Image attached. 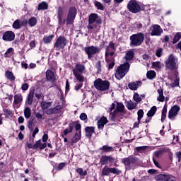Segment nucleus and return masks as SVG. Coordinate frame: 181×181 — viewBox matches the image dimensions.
Wrapping results in <instances>:
<instances>
[{
	"instance_id": "f257e3e1",
	"label": "nucleus",
	"mask_w": 181,
	"mask_h": 181,
	"mask_svg": "<svg viewBox=\"0 0 181 181\" xmlns=\"http://www.w3.org/2000/svg\"><path fill=\"white\" fill-rule=\"evenodd\" d=\"M101 23L103 21L96 13H92L88 18V24L87 25L88 30L90 33H98L101 29Z\"/></svg>"
},
{
	"instance_id": "f03ea898",
	"label": "nucleus",
	"mask_w": 181,
	"mask_h": 181,
	"mask_svg": "<svg viewBox=\"0 0 181 181\" xmlns=\"http://www.w3.org/2000/svg\"><path fill=\"white\" fill-rule=\"evenodd\" d=\"M115 44L114 42H110L109 43V45L106 48V52H105V60L108 66L109 70L112 69L114 66H115Z\"/></svg>"
},
{
	"instance_id": "7ed1b4c3",
	"label": "nucleus",
	"mask_w": 181,
	"mask_h": 181,
	"mask_svg": "<svg viewBox=\"0 0 181 181\" xmlns=\"http://www.w3.org/2000/svg\"><path fill=\"white\" fill-rule=\"evenodd\" d=\"M124 108L125 106H124V104L117 103L116 110L110 114L112 121H119V119H122V112H124Z\"/></svg>"
},
{
	"instance_id": "20e7f679",
	"label": "nucleus",
	"mask_w": 181,
	"mask_h": 181,
	"mask_svg": "<svg viewBox=\"0 0 181 181\" xmlns=\"http://www.w3.org/2000/svg\"><path fill=\"white\" fill-rule=\"evenodd\" d=\"M128 71H129V63L126 62L117 68L115 76L117 80H121V78L125 77V74Z\"/></svg>"
},
{
	"instance_id": "39448f33",
	"label": "nucleus",
	"mask_w": 181,
	"mask_h": 181,
	"mask_svg": "<svg viewBox=\"0 0 181 181\" xmlns=\"http://www.w3.org/2000/svg\"><path fill=\"white\" fill-rule=\"evenodd\" d=\"M127 8L129 12H132V13H138V12L142 11L141 4L136 1V0H130L128 3Z\"/></svg>"
},
{
	"instance_id": "423d86ee",
	"label": "nucleus",
	"mask_w": 181,
	"mask_h": 181,
	"mask_svg": "<svg viewBox=\"0 0 181 181\" xmlns=\"http://www.w3.org/2000/svg\"><path fill=\"white\" fill-rule=\"evenodd\" d=\"M94 86L95 88L100 91H105L110 88V83L108 81H103L100 78L95 81Z\"/></svg>"
},
{
	"instance_id": "0eeeda50",
	"label": "nucleus",
	"mask_w": 181,
	"mask_h": 181,
	"mask_svg": "<svg viewBox=\"0 0 181 181\" xmlns=\"http://www.w3.org/2000/svg\"><path fill=\"white\" fill-rule=\"evenodd\" d=\"M144 39L145 37L144 36V34L142 33L132 35L130 37V40L133 46H141Z\"/></svg>"
},
{
	"instance_id": "6e6552de",
	"label": "nucleus",
	"mask_w": 181,
	"mask_h": 181,
	"mask_svg": "<svg viewBox=\"0 0 181 181\" xmlns=\"http://www.w3.org/2000/svg\"><path fill=\"white\" fill-rule=\"evenodd\" d=\"M165 65L170 70H175L177 69V59L173 55H170L165 62Z\"/></svg>"
},
{
	"instance_id": "1a4fd4ad",
	"label": "nucleus",
	"mask_w": 181,
	"mask_h": 181,
	"mask_svg": "<svg viewBox=\"0 0 181 181\" xmlns=\"http://www.w3.org/2000/svg\"><path fill=\"white\" fill-rule=\"evenodd\" d=\"M84 52L88 54V59H93V57L100 53V49L99 47L89 46L84 48Z\"/></svg>"
},
{
	"instance_id": "9d476101",
	"label": "nucleus",
	"mask_w": 181,
	"mask_h": 181,
	"mask_svg": "<svg viewBox=\"0 0 181 181\" xmlns=\"http://www.w3.org/2000/svg\"><path fill=\"white\" fill-rule=\"evenodd\" d=\"M76 15H77V8L74 7L71 8L66 18L67 25H73L74 19H76Z\"/></svg>"
},
{
	"instance_id": "9b49d317",
	"label": "nucleus",
	"mask_w": 181,
	"mask_h": 181,
	"mask_svg": "<svg viewBox=\"0 0 181 181\" xmlns=\"http://www.w3.org/2000/svg\"><path fill=\"white\" fill-rule=\"evenodd\" d=\"M67 45V40L64 36H59L54 45V47H56L58 50H60V49H64L65 46Z\"/></svg>"
},
{
	"instance_id": "f8f14e48",
	"label": "nucleus",
	"mask_w": 181,
	"mask_h": 181,
	"mask_svg": "<svg viewBox=\"0 0 181 181\" xmlns=\"http://www.w3.org/2000/svg\"><path fill=\"white\" fill-rule=\"evenodd\" d=\"M163 33V30L160 28V25L158 24L153 25L151 28V36H160Z\"/></svg>"
},
{
	"instance_id": "ddd939ff",
	"label": "nucleus",
	"mask_w": 181,
	"mask_h": 181,
	"mask_svg": "<svg viewBox=\"0 0 181 181\" xmlns=\"http://www.w3.org/2000/svg\"><path fill=\"white\" fill-rule=\"evenodd\" d=\"M179 111H180V107L174 105L168 112V118L172 120L175 119V117L177 115Z\"/></svg>"
},
{
	"instance_id": "4468645a",
	"label": "nucleus",
	"mask_w": 181,
	"mask_h": 181,
	"mask_svg": "<svg viewBox=\"0 0 181 181\" xmlns=\"http://www.w3.org/2000/svg\"><path fill=\"white\" fill-rule=\"evenodd\" d=\"M2 39L4 42H12L15 40V33L13 31H6L3 35Z\"/></svg>"
},
{
	"instance_id": "2eb2a0df",
	"label": "nucleus",
	"mask_w": 181,
	"mask_h": 181,
	"mask_svg": "<svg viewBox=\"0 0 181 181\" xmlns=\"http://www.w3.org/2000/svg\"><path fill=\"white\" fill-rule=\"evenodd\" d=\"M114 162H115V158L107 156H102L100 160L101 165H108V163H114Z\"/></svg>"
},
{
	"instance_id": "dca6fc26",
	"label": "nucleus",
	"mask_w": 181,
	"mask_h": 181,
	"mask_svg": "<svg viewBox=\"0 0 181 181\" xmlns=\"http://www.w3.org/2000/svg\"><path fill=\"white\" fill-rule=\"evenodd\" d=\"M23 101V96L22 94L18 93L14 95V101L13 105L14 108H19V105Z\"/></svg>"
},
{
	"instance_id": "f3484780",
	"label": "nucleus",
	"mask_w": 181,
	"mask_h": 181,
	"mask_svg": "<svg viewBox=\"0 0 181 181\" xmlns=\"http://www.w3.org/2000/svg\"><path fill=\"white\" fill-rule=\"evenodd\" d=\"M138 162V158L135 157H128L122 159V163L125 165V166H129V165H134V163H136Z\"/></svg>"
},
{
	"instance_id": "a211bd4d",
	"label": "nucleus",
	"mask_w": 181,
	"mask_h": 181,
	"mask_svg": "<svg viewBox=\"0 0 181 181\" xmlns=\"http://www.w3.org/2000/svg\"><path fill=\"white\" fill-rule=\"evenodd\" d=\"M86 71V66L81 64H76L72 69L73 74H82Z\"/></svg>"
},
{
	"instance_id": "6ab92c4d",
	"label": "nucleus",
	"mask_w": 181,
	"mask_h": 181,
	"mask_svg": "<svg viewBox=\"0 0 181 181\" xmlns=\"http://www.w3.org/2000/svg\"><path fill=\"white\" fill-rule=\"evenodd\" d=\"M108 122V119L105 117H100L97 122L98 128L99 130L103 131L104 129V125Z\"/></svg>"
},
{
	"instance_id": "aec40b11",
	"label": "nucleus",
	"mask_w": 181,
	"mask_h": 181,
	"mask_svg": "<svg viewBox=\"0 0 181 181\" xmlns=\"http://www.w3.org/2000/svg\"><path fill=\"white\" fill-rule=\"evenodd\" d=\"M141 85L142 82L136 81L135 82L129 83L128 87L130 88V90L135 91V90H136L139 87H141Z\"/></svg>"
},
{
	"instance_id": "412c9836",
	"label": "nucleus",
	"mask_w": 181,
	"mask_h": 181,
	"mask_svg": "<svg viewBox=\"0 0 181 181\" xmlns=\"http://www.w3.org/2000/svg\"><path fill=\"white\" fill-rule=\"evenodd\" d=\"M169 174H160L156 177V181H168L170 177Z\"/></svg>"
},
{
	"instance_id": "4be33fe9",
	"label": "nucleus",
	"mask_w": 181,
	"mask_h": 181,
	"mask_svg": "<svg viewBox=\"0 0 181 181\" xmlns=\"http://www.w3.org/2000/svg\"><path fill=\"white\" fill-rule=\"evenodd\" d=\"M46 78L48 80V81H54V80H56V76H54L53 71L48 69L46 71Z\"/></svg>"
},
{
	"instance_id": "5701e85b",
	"label": "nucleus",
	"mask_w": 181,
	"mask_h": 181,
	"mask_svg": "<svg viewBox=\"0 0 181 181\" xmlns=\"http://www.w3.org/2000/svg\"><path fill=\"white\" fill-rule=\"evenodd\" d=\"M35 97V89L30 90L28 95L27 103L28 105H32L33 98Z\"/></svg>"
},
{
	"instance_id": "b1692460",
	"label": "nucleus",
	"mask_w": 181,
	"mask_h": 181,
	"mask_svg": "<svg viewBox=\"0 0 181 181\" xmlns=\"http://www.w3.org/2000/svg\"><path fill=\"white\" fill-rule=\"evenodd\" d=\"M46 9H49V4L46 1H42L37 6L38 11H46Z\"/></svg>"
},
{
	"instance_id": "393cba45",
	"label": "nucleus",
	"mask_w": 181,
	"mask_h": 181,
	"mask_svg": "<svg viewBox=\"0 0 181 181\" xmlns=\"http://www.w3.org/2000/svg\"><path fill=\"white\" fill-rule=\"evenodd\" d=\"M95 129V128L94 127H87L85 128V131L86 132V136H89L90 138V136H93V134H94V130Z\"/></svg>"
},
{
	"instance_id": "a878e982",
	"label": "nucleus",
	"mask_w": 181,
	"mask_h": 181,
	"mask_svg": "<svg viewBox=\"0 0 181 181\" xmlns=\"http://www.w3.org/2000/svg\"><path fill=\"white\" fill-rule=\"evenodd\" d=\"M142 98H145L144 94H142L140 96L138 93H135L133 95V99L136 103H141V101H142Z\"/></svg>"
},
{
	"instance_id": "bb28decb",
	"label": "nucleus",
	"mask_w": 181,
	"mask_h": 181,
	"mask_svg": "<svg viewBox=\"0 0 181 181\" xmlns=\"http://www.w3.org/2000/svg\"><path fill=\"white\" fill-rule=\"evenodd\" d=\"M81 139V131L76 132L71 139V144H76V142H78Z\"/></svg>"
},
{
	"instance_id": "cd10ccee",
	"label": "nucleus",
	"mask_w": 181,
	"mask_h": 181,
	"mask_svg": "<svg viewBox=\"0 0 181 181\" xmlns=\"http://www.w3.org/2000/svg\"><path fill=\"white\" fill-rule=\"evenodd\" d=\"M124 59L127 60V62H129L130 60H132V59H134V51L132 49L128 51L126 53Z\"/></svg>"
},
{
	"instance_id": "c85d7f7f",
	"label": "nucleus",
	"mask_w": 181,
	"mask_h": 181,
	"mask_svg": "<svg viewBox=\"0 0 181 181\" xmlns=\"http://www.w3.org/2000/svg\"><path fill=\"white\" fill-rule=\"evenodd\" d=\"M158 97L157 98V101H160V103H163L165 101V96H163V90L158 89Z\"/></svg>"
},
{
	"instance_id": "c756f323",
	"label": "nucleus",
	"mask_w": 181,
	"mask_h": 181,
	"mask_svg": "<svg viewBox=\"0 0 181 181\" xmlns=\"http://www.w3.org/2000/svg\"><path fill=\"white\" fill-rule=\"evenodd\" d=\"M153 68L155 69V70H160L162 67H163V64L160 62H155L152 63Z\"/></svg>"
},
{
	"instance_id": "7c9ffc66",
	"label": "nucleus",
	"mask_w": 181,
	"mask_h": 181,
	"mask_svg": "<svg viewBox=\"0 0 181 181\" xmlns=\"http://www.w3.org/2000/svg\"><path fill=\"white\" fill-rule=\"evenodd\" d=\"M110 173H111V168L105 165L102 170V176H110Z\"/></svg>"
},
{
	"instance_id": "2f4dec72",
	"label": "nucleus",
	"mask_w": 181,
	"mask_h": 181,
	"mask_svg": "<svg viewBox=\"0 0 181 181\" xmlns=\"http://www.w3.org/2000/svg\"><path fill=\"white\" fill-rule=\"evenodd\" d=\"M40 105H41L42 110H47V108H50V107H52V103L42 101L40 103Z\"/></svg>"
},
{
	"instance_id": "473e14b6",
	"label": "nucleus",
	"mask_w": 181,
	"mask_h": 181,
	"mask_svg": "<svg viewBox=\"0 0 181 181\" xmlns=\"http://www.w3.org/2000/svg\"><path fill=\"white\" fill-rule=\"evenodd\" d=\"M74 76H75V78H76L77 81L79 83H83L85 78L84 76H83V74H74Z\"/></svg>"
},
{
	"instance_id": "72a5a7b5",
	"label": "nucleus",
	"mask_w": 181,
	"mask_h": 181,
	"mask_svg": "<svg viewBox=\"0 0 181 181\" xmlns=\"http://www.w3.org/2000/svg\"><path fill=\"white\" fill-rule=\"evenodd\" d=\"M53 37H54V35H49V36H45L43 38V42L45 43V45H49V43H52V40H53Z\"/></svg>"
},
{
	"instance_id": "f704fd0d",
	"label": "nucleus",
	"mask_w": 181,
	"mask_h": 181,
	"mask_svg": "<svg viewBox=\"0 0 181 181\" xmlns=\"http://www.w3.org/2000/svg\"><path fill=\"white\" fill-rule=\"evenodd\" d=\"M32 115V110H30V108L29 107H25L24 110V117L25 118H26L27 119H28V118H30V116Z\"/></svg>"
},
{
	"instance_id": "c9c22d12",
	"label": "nucleus",
	"mask_w": 181,
	"mask_h": 181,
	"mask_svg": "<svg viewBox=\"0 0 181 181\" xmlns=\"http://www.w3.org/2000/svg\"><path fill=\"white\" fill-rule=\"evenodd\" d=\"M167 112H168V105H165L161 113V121L163 122V120L165 119Z\"/></svg>"
},
{
	"instance_id": "e433bc0d",
	"label": "nucleus",
	"mask_w": 181,
	"mask_h": 181,
	"mask_svg": "<svg viewBox=\"0 0 181 181\" xmlns=\"http://www.w3.org/2000/svg\"><path fill=\"white\" fill-rule=\"evenodd\" d=\"M156 106H153L151 110L148 112L147 116L148 117H153L156 113Z\"/></svg>"
},
{
	"instance_id": "4c0bfd02",
	"label": "nucleus",
	"mask_w": 181,
	"mask_h": 181,
	"mask_svg": "<svg viewBox=\"0 0 181 181\" xmlns=\"http://www.w3.org/2000/svg\"><path fill=\"white\" fill-rule=\"evenodd\" d=\"M71 124H73V129H74V127L76 128V130L77 132H80L81 131V124H80L77 122H74L72 123H70Z\"/></svg>"
},
{
	"instance_id": "58836bf2",
	"label": "nucleus",
	"mask_w": 181,
	"mask_h": 181,
	"mask_svg": "<svg viewBox=\"0 0 181 181\" xmlns=\"http://www.w3.org/2000/svg\"><path fill=\"white\" fill-rule=\"evenodd\" d=\"M13 48L10 47L8 48L6 52L4 53V57H11L12 54H13Z\"/></svg>"
},
{
	"instance_id": "ea45409f",
	"label": "nucleus",
	"mask_w": 181,
	"mask_h": 181,
	"mask_svg": "<svg viewBox=\"0 0 181 181\" xmlns=\"http://www.w3.org/2000/svg\"><path fill=\"white\" fill-rule=\"evenodd\" d=\"M6 77L11 81H15V76H13V74L9 71L6 72Z\"/></svg>"
},
{
	"instance_id": "a19ab883",
	"label": "nucleus",
	"mask_w": 181,
	"mask_h": 181,
	"mask_svg": "<svg viewBox=\"0 0 181 181\" xmlns=\"http://www.w3.org/2000/svg\"><path fill=\"white\" fill-rule=\"evenodd\" d=\"M146 76L150 80H152L156 77V73L154 71H149L147 72Z\"/></svg>"
},
{
	"instance_id": "79ce46f5",
	"label": "nucleus",
	"mask_w": 181,
	"mask_h": 181,
	"mask_svg": "<svg viewBox=\"0 0 181 181\" xmlns=\"http://www.w3.org/2000/svg\"><path fill=\"white\" fill-rule=\"evenodd\" d=\"M36 23H37V20L36 19V18L35 17H31L29 20H28V24L33 27L35 26L36 25Z\"/></svg>"
},
{
	"instance_id": "37998d69",
	"label": "nucleus",
	"mask_w": 181,
	"mask_h": 181,
	"mask_svg": "<svg viewBox=\"0 0 181 181\" xmlns=\"http://www.w3.org/2000/svg\"><path fill=\"white\" fill-rule=\"evenodd\" d=\"M127 108L128 110H135L136 108V103L129 101L127 103Z\"/></svg>"
},
{
	"instance_id": "c03bdc74",
	"label": "nucleus",
	"mask_w": 181,
	"mask_h": 181,
	"mask_svg": "<svg viewBox=\"0 0 181 181\" xmlns=\"http://www.w3.org/2000/svg\"><path fill=\"white\" fill-rule=\"evenodd\" d=\"M181 39V33L178 32L175 34L174 39L173 40V45H175V43H177V42H179V40Z\"/></svg>"
},
{
	"instance_id": "a18cd8bd",
	"label": "nucleus",
	"mask_w": 181,
	"mask_h": 181,
	"mask_svg": "<svg viewBox=\"0 0 181 181\" xmlns=\"http://www.w3.org/2000/svg\"><path fill=\"white\" fill-rule=\"evenodd\" d=\"M176 78L173 83L170 84L171 87H179V76L177 72H175Z\"/></svg>"
},
{
	"instance_id": "49530a36",
	"label": "nucleus",
	"mask_w": 181,
	"mask_h": 181,
	"mask_svg": "<svg viewBox=\"0 0 181 181\" xmlns=\"http://www.w3.org/2000/svg\"><path fill=\"white\" fill-rule=\"evenodd\" d=\"M73 132V124H71L70 123L69 124V128L66 129L64 131V135H67V134H70Z\"/></svg>"
},
{
	"instance_id": "de8ad7c7",
	"label": "nucleus",
	"mask_w": 181,
	"mask_h": 181,
	"mask_svg": "<svg viewBox=\"0 0 181 181\" xmlns=\"http://www.w3.org/2000/svg\"><path fill=\"white\" fill-rule=\"evenodd\" d=\"M76 172L80 176H86L87 175V170H83V168H77Z\"/></svg>"
},
{
	"instance_id": "09e8293b",
	"label": "nucleus",
	"mask_w": 181,
	"mask_h": 181,
	"mask_svg": "<svg viewBox=\"0 0 181 181\" xmlns=\"http://www.w3.org/2000/svg\"><path fill=\"white\" fill-rule=\"evenodd\" d=\"M13 29H21V21L19 20H16L13 23Z\"/></svg>"
},
{
	"instance_id": "8fccbe9b",
	"label": "nucleus",
	"mask_w": 181,
	"mask_h": 181,
	"mask_svg": "<svg viewBox=\"0 0 181 181\" xmlns=\"http://www.w3.org/2000/svg\"><path fill=\"white\" fill-rule=\"evenodd\" d=\"M110 173H113V175H119L122 173V171L118 168H110Z\"/></svg>"
},
{
	"instance_id": "3c124183",
	"label": "nucleus",
	"mask_w": 181,
	"mask_h": 181,
	"mask_svg": "<svg viewBox=\"0 0 181 181\" xmlns=\"http://www.w3.org/2000/svg\"><path fill=\"white\" fill-rule=\"evenodd\" d=\"M63 108V106L59 105H57L55 107L52 108L53 111H54V114H59V112H60V111H62V109Z\"/></svg>"
},
{
	"instance_id": "603ef678",
	"label": "nucleus",
	"mask_w": 181,
	"mask_h": 181,
	"mask_svg": "<svg viewBox=\"0 0 181 181\" xmlns=\"http://www.w3.org/2000/svg\"><path fill=\"white\" fill-rule=\"evenodd\" d=\"M95 6H96L97 9L104 11V5L99 1H95Z\"/></svg>"
},
{
	"instance_id": "864d4df0",
	"label": "nucleus",
	"mask_w": 181,
	"mask_h": 181,
	"mask_svg": "<svg viewBox=\"0 0 181 181\" xmlns=\"http://www.w3.org/2000/svg\"><path fill=\"white\" fill-rule=\"evenodd\" d=\"M137 115H138L137 119L139 122H141V119H142V117H144V110H139L137 112Z\"/></svg>"
},
{
	"instance_id": "5fc2aeb1",
	"label": "nucleus",
	"mask_w": 181,
	"mask_h": 181,
	"mask_svg": "<svg viewBox=\"0 0 181 181\" xmlns=\"http://www.w3.org/2000/svg\"><path fill=\"white\" fill-rule=\"evenodd\" d=\"M101 149L102 151H105V152H111L112 151V147L108 146H103Z\"/></svg>"
},
{
	"instance_id": "6e6d98bb",
	"label": "nucleus",
	"mask_w": 181,
	"mask_h": 181,
	"mask_svg": "<svg viewBox=\"0 0 181 181\" xmlns=\"http://www.w3.org/2000/svg\"><path fill=\"white\" fill-rule=\"evenodd\" d=\"M163 54V49L162 48H158L156 52V55L157 57H160Z\"/></svg>"
},
{
	"instance_id": "4d7b16f0",
	"label": "nucleus",
	"mask_w": 181,
	"mask_h": 181,
	"mask_svg": "<svg viewBox=\"0 0 181 181\" xmlns=\"http://www.w3.org/2000/svg\"><path fill=\"white\" fill-rule=\"evenodd\" d=\"M42 145V141L40 140H38L35 142V144L33 145V149H37V148H40V146Z\"/></svg>"
},
{
	"instance_id": "13d9d810",
	"label": "nucleus",
	"mask_w": 181,
	"mask_h": 181,
	"mask_svg": "<svg viewBox=\"0 0 181 181\" xmlns=\"http://www.w3.org/2000/svg\"><path fill=\"white\" fill-rule=\"evenodd\" d=\"M58 21L60 25H62V23H64V21L62 18V13H60V11L58 13Z\"/></svg>"
},
{
	"instance_id": "bf43d9fd",
	"label": "nucleus",
	"mask_w": 181,
	"mask_h": 181,
	"mask_svg": "<svg viewBox=\"0 0 181 181\" xmlns=\"http://www.w3.org/2000/svg\"><path fill=\"white\" fill-rule=\"evenodd\" d=\"M45 114L47 115H52V114H54V112L53 110V108H49L45 111Z\"/></svg>"
},
{
	"instance_id": "052dcab7",
	"label": "nucleus",
	"mask_w": 181,
	"mask_h": 181,
	"mask_svg": "<svg viewBox=\"0 0 181 181\" xmlns=\"http://www.w3.org/2000/svg\"><path fill=\"white\" fill-rule=\"evenodd\" d=\"M160 155H162V151H160V150L156 151L154 153V156H156V158H160Z\"/></svg>"
},
{
	"instance_id": "680f3d73",
	"label": "nucleus",
	"mask_w": 181,
	"mask_h": 181,
	"mask_svg": "<svg viewBox=\"0 0 181 181\" xmlns=\"http://www.w3.org/2000/svg\"><path fill=\"white\" fill-rule=\"evenodd\" d=\"M87 118V115L86 113H81L80 115V119L82 121H86V119Z\"/></svg>"
},
{
	"instance_id": "e2e57ef3",
	"label": "nucleus",
	"mask_w": 181,
	"mask_h": 181,
	"mask_svg": "<svg viewBox=\"0 0 181 181\" xmlns=\"http://www.w3.org/2000/svg\"><path fill=\"white\" fill-rule=\"evenodd\" d=\"M64 166H66V163H60L58 165V170H62V169H63V168H64Z\"/></svg>"
},
{
	"instance_id": "0e129e2a",
	"label": "nucleus",
	"mask_w": 181,
	"mask_h": 181,
	"mask_svg": "<svg viewBox=\"0 0 181 181\" xmlns=\"http://www.w3.org/2000/svg\"><path fill=\"white\" fill-rule=\"evenodd\" d=\"M21 88L23 91H26V90H28V88H29V85H28V83H24L23 84V86H21Z\"/></svg>"
},
{
	"instance_id": "69168bd1",
	"label": "nucleus",
	"mask_w": 181,
	"mask_h": 181,
	"mask_svg": "<svg viewBox=\"0 0 181 181\" xmlns=\"http://www.w3.org/2000/svg\"><path fill=\"white\" fill-rule=\"evenodd\" d=\"M96 69H98V71H101V62L98 61L96 63Z\"/></svg>"
},
{
	"instance_id": "338daca9",
	"label": "nucleus",
	"mask_w": 181,
	"mask_h": 181,
	"mask_svg": "<svg viewBox=\"0 0 181 181\" xmlns=\"http://www.w3.org/2000/svg\"><path fill=\"white\" fill-rule=\"evenodd\" d=\"M142 57H143V59L144 60V62H148V60H150V57L146 54H144L142 56Z\"/></svg>"
},
{
	"instance_id": "774afa93",
	"label": "nucleus",
	"mask_w": 181,
	"mask_h": 181,
	"mask_svg": "<svg viewBox=\"0 0 181 181\" xmlns=\"http://www.w3.org/2000/svg\"><path fill=\"white\" fill-rule=\"evenodd\" d=\"M35 117L37 119H42L43 118V115L39 112L35 113Z\"/></svg>"
}]
</instances>
